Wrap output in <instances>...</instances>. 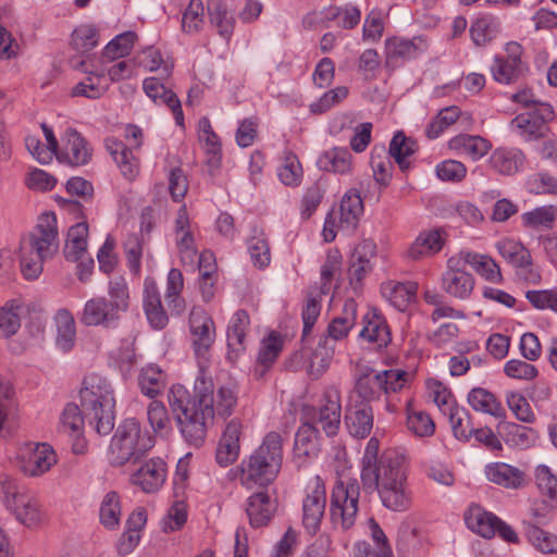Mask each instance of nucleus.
<instances>
[{
	"label": "nucleus",
	"instance_id": "14",
	"mask_svg": "<svg viewBox=\"0 0 557 557\" xmlns=\"http://www.w3.org/2000/svg\"><path fill=\"white\" fill-rule=\"evenodd\" d=\"M554 115L550 104L539 103L535 109L515 116L510 126L524 141L537 140L549 133L548 123Z\"/></svg>",
	"mask_w": 557,
	"mask_h": 557
},
{
	"label": "nucleus",
	"instance_id": "18",
	"mask_svg": "<svg viewBox=\"0 0 557 557\" xmlns=\"http://www.w3.org/2000/svg\"><path fill=\"white\" fill-rule=\"evenodd\" d=\"M465 267L463 258L459 253L449 257L441 280L442 289L448 296L461 300L468 299L475 286L473 275Z\"/></svg>",
	"mask_w": 557,
	"mask_h": 557
},
{
	"label": "nucleus",
	"instance_id": "32",
	"mask_svg": "<svg viewBox=\"0 0 557 557\" xmlns=\"http://www.w3.org/2000/svg\"><path fill=\"white\" fill-rule=\"evenodd\" d=\"M275 511V502L264 491L256 492L247 499L246 512L252 528L268 525Z\"/></svg>",
	"mask_w": 557,
	"mask_h": 557
},
{
	"label": "nucleus",
	"instance_id": "37",
	"mask_svg": "<svg viewBox=\"0 0 557 557\" xmlns=\"http://www.w3.org/2000/svg\"><path fill=\"white\" fill-rule=\"evenodd\" d=\"M363 213V202L357 189L345 193L339 205V227L354 231Z\"/></svg>",
	"mask_w": 557,
	"mask_h": 557
},
{
	"label": "nucleus",
	"instance_id": "9",
	"mask_svg": "<svg viewBox=\"0 0 557 557\" xmlns=\"http://www.w3.org/2000/svg\"><path fill=\"white\" fill-rule=\"evenodd\" d=\"M360 485L355 478L339 476L331 492L330 516L334 525L351 528L359 510Z\"/></svg>",
	"mask_w": 557,
	"mask_h": 557
},
{
	"label": "nucleus",
	"instance_id": "28",
	"mask_svg": "<svg viewBox=\"0 0 557 557\" xmlns=\"http://www.w3.org/2000/svg\"><path fill=\"white\" fill-rule=\"evenodd\" d=\"M84 419L81 408L74 403L66 404L60 414L59 432L75 440L73 450L76 454H82L85 449Z\"/></svg>",
	"mask_w": 557,
	"mask_h": 557
},
{
	"label": "nucleus",
	"instance_id": "62",
	"mask_svg": "<svg viewBox=\"0 0 557 557\" xmlns=\"http://www.w3.org/2000/svg\"><path fill=\"white\" fill-rule=\"evenodd\" d=\"M556 219L557 207L554 205L537 207L521 215L522 224L528 228H537L540 226L552 228Z\"/></svg>",
	"mask_w": 557,
	"mask_h": 557
},
{
	"label": "nucleus",
	"instance_id": "24",
	"mask_svg": "<svg viewBox=\"0 0 557 557\" xmlns=\"http://www.w3.org/2000/svg\"><path fill=\"white\" fill-rule=\"evenodd\" d=\"M243 433L244 423L239 418L226 423L215 451V460L221 467H227L237 460Z\"/></svg>",
	"mask_w": 557,
	"mask_h": 557
},
{
	"label": "nucleus",
	"instance_id": "33",
	"mask_svg": "<svg viewBox=\"0 0 557 557\" xmlns=\"http://www.w3.org/2000/svg\"><path fill=\"white\" fill-rule=\"evenodd\" d=\"M418 284L389 280L380 287L382 297L399 311H405L416 299Z\"/></svg>",
	"mask_w": 557,
	"mask_h": 557
},
{
	"label": "nucleus",
	"instance_id": "53",
	"mask_svg": "<svg viewBox=\"0 0 557 557\" xmlns=\"http://www.w3.org/2000/svg\"><path fill=\"white\" fill-rule=\"evenodd\" d=\"M184 289V276L181 270L173 268L169 271L166 277L165 300L169 308L173 309L177 314L182 313L186 307L182 297Z\"/></svg>",
	"mask_w": 557,
	"mask_h": 557
},
{
	"label": "nucleus",
	"instance_id": "17",
	"mask_svg": "<svg viewBox=\"0 0 557 557\" xmlns=\"http://www.w3.org/2000/svg\"><path fill=\"white\" fill-rule=\"evenodd\" d=\"M58 462L54 449L47 443H29L21 448L17 457L20 471L29 478L47 473Z\"/></svg>",
	"mask_w": 557,
	"mask_h": 557
},
{
	"label": "nucleus",
	"instance_id": "44",
	"mask_svg": "<svg viewBox=\"0 0 557 557\" xmlns=\"http://www.w3.org/2000/svg\"><path fill=\"white\" fill-rule=\"evenodd\" d=\"M500 32V23L493 15H481L470 26V37L478 47H484L491 42Z\"/></svg>",
	"mask_w": 557,
	"mask_h": 557
},
{
	"label": "nucleus",
	"instance_id": "15",
	"mask_svg": "<svg viewBox=\"0 0 557 557\" xmlns=\"http://www.w3.org/2000/svg\"><path fill=\"white\" fill-rule=\"evenodd\" d=\"M495 248L508 264L524 275L528 282L533 284L540 283L541 274L533 267V258L530 250L520 239L503 237L496 242Z\"/></svg>",
	"mask_w": 557,
	"mask_h": 557
},
{
	"label": "nucleus",
	"instance_id": "38",
	"mask_svg": "<svg viewBox=\"0 0 557 557\" xmlns=\"http://www.w3.org/2000/svg\"><path fill=\"white\" fill-rule=\"evenodd\" d=\"M321 170L347 175L354 170L352 156L347 148L334 147L324 151L318 160Z\"/></svg>",
	"mask_w": 557,
	"mask_h": 557
},
{
	"label": "nucleus",
	"instance_id": "41",
	"mask_svg": "<svg viewBox=\"0 0 557 557\" xmlns=\"http://www.w3.org/2000/svg\"><path fill=\"white\" fill-rule=\"evenodd\" d=\"M468 403L473 410L493 416L496 419H502L506 416L502 403L492 392L485 388H472L468 394Z\"/></svg>",
	"mask_w": 557,
	"mask_h": 557
},
{
	"label": "nucleus",
	"instance_id": "49",
	"mask_svg": "<svg viewBox=\"0 0 557 557\" xmlns=\"http://www.w3.org/2000/svg\"><path fill=\"white\" fill-rule=\"evenodd\" d=\"M87 238L88 224L86 222H79L70 227L64 250L67 260L76 261L83 258L87 250Z\"/></svg>",
	"mask_w": 557,
	"mask_h": 557
},
{
	"label": "nucleus",
	"instance_id": "50",
	"mask_svg": "<svg viewBox=\"0 0 557 557\" xmlns=\"http://www.w3.org/2000/svg\"><path fill=\"white\" fill-rule=\"evenodd\" d=\"M373 178L380 188H386L393 177V163L384 147H374L370 157Z\"/></svg>",
	"mask_w": 557,
	"mask_h": 557
},
{
	"label": "nucleus",
	"instance_id": "3",
	"mask_svg": "<svg viewBox=\"0 0 557 557\" xmlns=\"http://www.w3.org/2000/svg\"><path fill=\"white\" fill-rule=\"evenodd\" d=\"M283 458L282 435L275 431L267 433L261 444L239 463L240 484L248 490L269 486L278 476Z\"/></svg>",
	"mask_w": 557,
	"mask_h": 557
},
{
	"label": "nucleus",
	"instance_id": "55",
	"mask_svg": "<svg viewBox=\"0 0 557 557\" xmlns=\"http://www.w3.org/2000/svg\"><path fill=\"white\" fill-rule=\"evenodd\" d=\"M417 150V144L412 139L406 137L404 133L398 132L394 135L386 152L399 165L401 171L409 168L407 159Z\"/></svg>",
	"mask_w": 557,
	"mask_h": 557
},
{
	"label": "nucleus",
	"instance_id": "5",
	"mask_svg": "<svg viewBox=\"0 0 557 557\" xmlns=\"http://www.w3.org/2000/svg\"><path fill=\"white\" fill-rule=\"evenodd\" d=\"M81 405L88 422L100 435H108L115 424L114 391L107 377L88 374L79 391Z\"/></svg>",
	"mask_w": 557,
	"mask_h": 557
},
{
	"label": "nucleus",
	"instance_id": "58",
	"mask_svg": "<svg viewBox=\"0 0 557 557\" xmlns=\"http://www.w3.org/2000/svg\"><path fill=\"white\" fill-rule=\"evenodd\" d=\"M250 259L255 267L267 268L271 262V251L268 238L262 231L255 230L247 242Z\"/></svg>",
	"mask_w": 557,
	"mask_h": 557
},
{
	"label": "nucleus",
	"instance_id": "52",
	"mask_svg": "<svg viewBox=\"0 0 557 557\" xmlns=\"http://www.w3.org/2000/svg\"><path fill=\"white\" fill-rule=\"evenodd\" d=\"M57 345L63 351H69L76 337L75 321L72 313L66 309H60L55 314Z\"/></svg>",
	"mask_w": 557,
	"mask_h": 557
},
{
	"label": "nucleus",
	"instance_id": "39",
	"mask_svg": "<svg viewBox=\"0 0 557 557\" xmlns=\"http://www.w3.org/2000/svg\"><path fill=\"white\" fill-rule=\"evenodd\" d=\"M198 139L208 156V164L213 169L219 168L222 158L221 140L207 116L198 122Z\"/></svg>",
	"mask_w": 557,
	"mask_h": 557
},
{
	"label": "nucleus",
	"instance_id": "26",
	"mask_svg": "<svg viewBox=\"0 0 557 557\" xmlns=\"http://www.w3.org/2000/svg\"><path fill=\"white\" fill-rule=\"evenodd\" d=\"M484 474L487 481L506 490H521L529 483L528 475L523 470L502 461L487 463Z\"/></svg>",
	"mask_w": 557,
	"mask_h": 557
},
{
	"label": "nucleus",
	"instance_id": "7",
	"mask_svg": "<svg viewBox=\"0 0 557 557\" xmlns=\"http://www.w3.org/2000/svg\"><path fill=\"white\" fill-rule=\"evenodd\" d=\"M154 437L135 418L125 419L117 428L109 447L113 466H124L144 457L153 446Z\"/></svg>",
	"mask_w": 557,
	"mask_h": 557
},
{
	"label": "nucleus",
	"instance_id": "11",
	"mask_svg": "<svg viewBox=\"0 0 557 557\" xmlns=\"http://www.w3.org/2000/svg\"><path fill=\"white\" fill-rule=\"evenodd\" d=\"M125 140L128 145L115 137L106 139L104 145L112 156L122 175L129 182L135 181L140 172V162L134 156L133 149H139L143 144V129L136 125H127L124 132Z\"/></svg>",
	"mask_w": 557,
	"mask_h": 557
},
{
	"label": "nucleus",
	"instance_id": "19",
	"mask_svg": "<svg viewBox=\"0 0 557 557\" xmlns=\"http://www.w3.org/2000/svg\"><path fill=\"white\" fill-rule=\"evenodd\" d=\"M191 346L196 357L208 361L209 351L215 341V324L209 313L201 308H194L189 314Z\"/></svg>",
	"mask_w": 557,
	"mask_h": 557
},
{
	"label": "nucleus",
	"instance_id": "63",
	"mask_svg": "<svg viewBox=\"0 0 557 557\" xmlns=\"http://www.w3.org/2000/svg\"><path fill=\"white\" fill-rule=\"evenodd\" d=\"M205 26V7L201 0H190L182 15V30L197 34Z\"/></svg>",
	"mask_w": 557,
	"mask_h": 557
},
{
	"label": "nucleus",
	"instance_id": "57",
	"mask_svg": "<svg viewBox=\"0 0 557 557\" xmlns=\"http://www.w3.org/2000/svg\"><path fill=\"white\" fill-rule=\"evenodd\" d=\"M343 256L338 249H330L321 267V293L331 290L332 283L342 275Z\"/></svg>",
	"mask_w": 557,
	"mask_h": 557
},
{
	"label": "nucleus",
	"instance_id": "34",
	"mask_svg": "<svg viewBox=\"0 0 557 557\" xmlns=\"http://www.w3.org/2000/svg\"><path fill=\"white\" fill-rule=\"evenodd\" d=\"M445 244V238L440 230L421 232L407 250L411 260H421L438 253Z\"/></svg>",
	"mask_w": 557,
	"mask_h": 557
},
{
	"label": "nucleus",
	"instance_id": "29",
	"mask_svg": "<svg viewBox=\"0 0 557 557\" xmlns=\"http://www.w3.org/2000/svg\"><path fill=\"white\" fill-rule=\"evenodd\" d=\"M166 473V463L161 458H151L134 473L132 481L144 492L154 493L164 484Z\"/></svg>",
	"mask_w": 557,
	"mask_h": 557
},
{
	"label": "nucleus",
	"instance_id": "31",
	"mask_svg": "<svg viewBox=\"0 0 557 557\" xmlns=\"http://www.w3.org/2000/svg\"><path fill=\"white\" fill-rule=\"evenodd\" d=\"M449 150L459 156H466L472 161H479L492 149V143L480 136L459 134L448 140Z\"/></svg>",
	"mask_w": 557,
	"mask_h": 557
},
{
	"label": "nucleus",
	"instance_id": "54",
	"mask_svg": "<svg viewBox=\"0 0 557 557\" xmlns=\"http://www.w3.org/2000/svg\"><path fill=\"white\" fill-rule=\"evenodd\" d=\"M121 516V496L116 492L110 491L103 496L100 504V522L107 529H115L120 524Z\"/></svg>",
	"mask_w": 557,
	"mask_h": 557
},
{
	"label": "nucleus",
	"instance_id": "56",
	"mask_svg": "<svg viewBox=\"0 0 557 557\" xmlns=\"http://www.w3.org/2000/svg\"><path fill=\"white\" fill-rule=\"evenodd\" d=\"M356 324V305L346 302L343 315L334 318L327 326V337L334 341L346 338Z\"/></svg>",
	"mask_w": 557,
	"mask_h": 557
},
{
	"label": "nucleus",
	"instance_id": "12",
	"mask_svg": "<svg viewBox=\"0 0 557 557\" xmlns=\"http://www.w3.org/2000/svg\"><path fill=\"white\" fill-rule=\"evenodd\" d=\"M463 517L468 529L484 539H492L498 535L509 544H519L520 542L518 533L511 525L478 504H471L465 511Z\"/></svg>",
	"mask_w": 557,
	"mask_h": 557
},
{
	"label": "nucleus",
	"instance_id": "8",
	"mask_svg": "<svg viewBox=\"0 0 557 557\" xmlns=\"http://www.w3.org/2000/svg\"><path fill=\"white\" fill-rule=\"evenodd\" d=\"M410 373L401 369L375 371L366 369L355 376L354 393L366 403L380 399L384 393H399L410 381Z\"/></svg>",
	"mask_w": 557,
	"mask_h": 557
},
{
	"label": "nucleus",
	"instance_id": "4",
	"mask_svg": "<svg viewBox=\"0 0 557 557\" xmlns=\"http://www.w3.org/2000/svg\"><path fill=\"white\" fill-rule=\"evenodd\" d=\"M408 461L397 450L385 451L374 472L376 490L384 507L393 511H406L412 502L407 481Z\"/></svg>",
	"mask_w": 557,
	"mask_h": 557
},
{
	"label": "nucleus",
	"instance_id": "59",
	"mask_svg": "<svg viewBox=\"0 0 557 557\" xmlns=\"http://www.w3.org/2000/svg\"><path fill=\"white\" fill-rule=\"evenodd\" d=\"M138 384L144 395L153 398L159 395L165 386L164 374L159 367L149 364L141 370Z\"/></svg>",
	"mask_w": 557,
	"mask_h": 557
},
{
	"label": "nucleus",
	"instance_id": "36",
	"mask_svg": "<svg viewBox=\"0 0 557 557\" xmlns=\"http://www.w3.org/2000/svg\"><path fill=\"white\" fill-rule=\"evenodd\" d=\"M210 24L224 39H230L235 28V17L224 0H208L207 4Z\"/></svg>",
	"mask_w": 557,
	"mask_h": 557
},
{
	"label": "nucleus",
	"instance_id": "46",
	"mask_svg": "<svg viewBox=\"0 0 557 557\" xmlns=\"http://www.w3.org/2000/svg\"><path fill=\"white\" fill-rule=\"evenodd\" d=\"M250 319L247 311L237 310L231 318L227 326V345L232 350H245V338L249 330Z\"/></svg>",
	"mask_w": 557,
	"mask_h": 557
},
{
	"label": "nucleus",
	"instance_id": "16",
	"mask_svg": "<svg viewBox=\"0 0 557 557\" xmlns=\"http://www.w3.org/2000/svg\"><path fill=\"white\" fill-rule=\"evenodd\" d=\"M326 490L323 480L315 475L309 480L302 499V525L310 534H315L325 513Z\"/></svg>",
	"mask_w": 557,
	"mask_h": 557
},
{
	"label": "nucleus",
	"instance_id": "45",
	"mask_svg": "<svg viewBox=\"0 0 557 557\" xmlns=\"http://www.w3.org/2000/svg\"><path fill=\"white\" fill-rule=\"evenodd\" d=\"M295 456L309 458L319 453V435L317 428L311 423H302L295 435Z\"/></svg>",
	"mask_w": 557,
	"mask_h": 557
},
{
	"label": "nucleus",
	"instance_id": "2",
	"mask_svg": "<svg viewBox=\"0 0 557 557\" xmlns=\"http://www.w3.org/2000/svg\"><path fill=\"white\" fill-rule=\"evenodd\" d=\"M59 249L57 216L53 212L41 213L35 227L22 236L18 248L21 271L25 278H37L45 261L51 259Z\"/></svg>",
	"mask_w": 557,
	"mask_h": 557
},
{
	"label": "nucleus",
	"instance_id": "23",
	"mask_svg": "<svg viewBox=\"0 0 557 557\" xmlns=\"http://www.w3.org/2000/svg\"><path fill=\"white\" fill-rule=\"evenodd\" d=\"M376 256V245L371 239L361 240L355 248L349 260L348 278L354 288L362 285L363 280L373 270V259Z\"/></svg>",
	"mask_w": 557,
	"mask_h": 557
},
{
	"label": "nucleus",
	"instance_id": "13",
	"mask_svg": "<svg viewBox=\"0 0 557 557\" xmlns=\"http://www.w3.org/2000/svg\"><path fill=\"white\" fill-rule=\"evenodd\" d=\"M524 49L518 41H509L504 46V53L494 55L490 67L493 79L503 85L518 82L527 72L523 60Z\"/></svg>",
	"mask_w": 557,
	"mask_h": 557
},
{
	"label": "nucleus",
	"instance_id": "10",
	"mask_svg": "<svg viewBox=\"0 0 557 557\" xmlns=\"http://www.w3.org/2000/svg\"><path fill=\"white\" fill-rule=\"evenodd\" d=\"M0 494L5 506L18 521L27 527H36L46 520V512L39 500L21 492L16 482L8 475L0 478Z\"/></svg>",
	"mask_w": 557,
	"mask_h": 557
},
{
	"label": "nucleus",
	"instance_id": "22",
	"mask_svg": "<svg viewBox=\"0 0 557 557\" xmlns=\"http://www.w3.org/2000/svg\"><path fill=\"white\" fill-rule=\"evenodd\" d=\"M528 163L525 152L518 147L502 146L494 149L487 160L491 171L502 176L522 172Z\"/></svg>",
	"mask_w": 557,
	"mask_h": 557
},
{
	"label": "nucleus",
	"instance_id": "51",
	"mask_svg": "<svg viewBox=\"0 0 557 557\" xmlns=\"http://www.w3.org/2000/svg\"><path fill=\"white\" fill-rule=\"evenodd\" d=\"M284 339L277 332H271L261 341L257 367L261 368L260 373L263 374L277 359L283 349Z\"/></svg>",
	"mask_w": 557,
	"mask_h": 557
},
{
	"label": "nucleus",
	"instance_id": "40",
	"mask_svg": "<svg viewBox=\"0 0 557 557\" xmlns=\"http://www.w3.org/2000/svg\"><path fill=\"white\" fill-rule=\"evenodd\" d=\"M463 262L470 265L479 275L492 283H502L503 275L498 263L490 256L472 251L459 253Z\"/></svg>",
	"mask_w": 557,
	"mask_h": 557
},
{
	"label": "nucleus",
	"instance_id": "64",
	"mask_svg": "<svg viewBox=\"0 0 557 557\" xmlns=\"http://www.w3.org/2000/svg\"><path fill=\"white\" fill-rule=\"evenodd\" d=\"M137 39L134 32H125L113 38L103 49L102 57L113 61L128 55Z\"/></svg>",
	"mask_w": 557,
	"mask_h": 557
},
{
	"label": "nucleus",
	"instance_id": "30",
	"mask_svg": "<svg viewBox=\"0 0 557 557\" xmlns=\"http://www.w3.org/2000/svg\"><path fill=\"white\" fill-rule=\"evenodd\" d=\"M360 338L381 349L386 347L391 341V331L385 318L375 309L368 311L362 318Z\"/></svg>",
	"mask_w": 557,
	"mask_h": 557
},
{
	"label": "nucleus",
	"instance_id": "27",
	"mask_svg": "<svg viewBox=\"0 0 557 557\" xmlns=\"http://www.w3.org/2000/svg\"><path fill=\"white\" fill-rule=\"evenodd\" d=\"M143 89L156 104H165L172 111L176 124L184 127V112L181 101L174 91L168 89L164 84L160 82V78H145Z\"/></svg>",
	"mask_w": 557,
	"mask_h": 557
},
{
	"label": "nucleus",
	"instance_id": "35",
	"mask_svg": "<svg viewBox=\"0 0 557 557\" xmlns=\"http://www.w3.org/2000/svg\"><path fill=\"white\" fill-rule=\"evenodd\" d=\"M498 432L507 445L519 449H527L539 440L536 430L515 422L502 421Z\"/></svg>",
	"mask_w": 557,
	"mask_h": 557
},
{
	"label": "nucleus",
	"instance_id": "48",
	"mask_svg": "<svg viewBox=\"0 0 557 557\" xmlns=\"http://www.w3.org/2000/svg\"><path fill=\"white\" fill-rule=\"evenodd\" d=\"M137 66H140L149 72H160V78L166 79L172 75L174 64L171 60H164L161 52L153 48L148 47L141 50L137 55Z\"/></svg>",
	"mask_w": 557,
	"mask_h": 557
},
{
	"label": "nucleus",
	"instance_id": "1",
	"mask_svg": "<svg viewBox=\"0 0 557 557\" xmlns=\"http://www.w3.org/2000/svg\"><path fill=\"white\" fill-rule=\"evenodd\" d=\"M194 393L191 399L185 386L174 384L168 400L184 438L194 446H200L215 417L226 419L232 416L237 407L238 391L232 384L221 385L215 391L212 380L201 374L195 381Z\"/></svg>",
	"mask_w": 557,
	"mask_h": 557
},
{
	"label": "nucleus",
	"instance_id": "21",
	"mask_svg": "<svg viewBox=\"0 0 557 557\" xmlns=\"http://www.w3.org/2000/svg\"><path fill=\"white\" fill-rule=\"evenodd\" d=\"M174 239L182 264L194 267L198 248L185 205L180 208L174 222Z\"/></svg>",
	"mask_w": 557,
	"mask_h": 557
},
{
	"label": "nucleus",
	"instance_id": "60",
	"mask_svg": "<svg viewBox=\"0 0 557 557\" xmlns=\"http://www.w3.org/2000/svg\"><path fill=\"white\" fill-rule=\"evenodd\" d=\"M425 386L429 398L434 401L443 414L451 411V408L457 406L456 398L450 388L440 380L429 379L425 382Z\"/></svg>",
	"mask_w": 557,
	"mask_h": 557
},
{
	"label": "nucleus",
	"instance_id": "42",
	"mask_svg": "<svg viewBox=\"0 0 557 557\" xmlns=\"http://www.w3.org/2000/svg\"><path fill=\"white\" fill-rule=\"evenodd\" d=\"M373 420V410L369 405L351 409L345 417L349 433L358 438H364L371 433Z\"/></svg>",
	"mask_w": 557,
	"mask_h": 557
},
{
	"label": "nucleus",
	"instance_id": "61",
	"mask_svg": "<svg viewBox=\"0 0 557 557\" xmlns=\"http://www.w3.org/2000/svg\"><path fill=\"white\" fill-rule=\"evenodd\" d=\"M325 18L334 21L341 28L352 29L360 23L361 11L350 3L342 7H330L325 11Z\"/></svg>",
	"mask_w": 557,
	"mask_h": 557
},
{
	"label": "nucleus",
	"instance_id": "20",
	"mask_svg": "<svg viewBox=\"0 0 557 557\" xmlns=\"http://www.w3.org/2000/svg\"><path fill=\"white\" fill-rule=\"evenodd\" d=\"M54 157L62 164L82 166L90 162L92 148L81 133L67 128L61 137V144Z\"/></svg>",
	"mask_w": 557,
	"mask_h": 557
},
{
	"label": "nucleus",
	"instance_id": "47",
	"mask_svg": "<svg viewBox=\"0 0 557 557\" xmlns=\"http://www.w3.org/2000/svg\"><path fill=\"white\" fill-rule=\"evenodd\" d=\"M277 176L285 186L297 187L301 184L304 169L297 154L292 150H284Z\"/></svg>",
	"mask_w": 557,
	"mask_h": 557
},
{
	"label": "nucleus",
	"instance_id": "6",
	"mask_svg": "<svg viewBox=\"0 0 557 557\" xmlns=\"http://www.w3.org/2000/svg\"><path fill=\"white\" fill-rule=\"evenodd\" d=\"M108 295L109 298L95 296L85 302L79 317L82 324L104 329H113L119 324L129 307V290L123 276L109 281Z\"/></svg>",
	"mask_w": 557,
	"mask_h": 557
},
{
	"label": "nucleus",
	"instance_id": "43",
	"mask_svg": "<svg viewBox=\"0 0 557 557\" xmlns=\"http://www.w3.org/2000/svg\"><path fill=\"white\" fill-rule=\"evenodd\" d=\"M412 398L406 400V426L417 437H430L435 432V423L431 416L422 410L412 408Z\"/></svg>",
	"mask_w": 557,
	"mask_h": 557
},
{
	"label": "nucleus",
	"instance_id": "25",
	"mask_svg": "<svg viewBox=\"0 0 557 557\" xmlns=\"http://www.w3.org/2000/svg\"><path fill=\"white\" fill-rule=\"evenodd\" d=\"M318 412L317 423L327 436L337 434L341 425L342 403L341 391L336 386L324 389Z\"/></svg>",
	"mask_w": 557,
	"mask_h": 557
}]
</instances>
